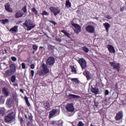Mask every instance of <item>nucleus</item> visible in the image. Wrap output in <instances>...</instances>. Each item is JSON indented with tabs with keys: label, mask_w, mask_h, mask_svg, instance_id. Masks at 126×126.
Returning a JSON list of instances; mask_svg holds the SVG:
<instances>
[{
	"label": "nucleus",
	"mask_w": 126,
	"mask_h": 126,
	"mask_svg": "<svg viewBox=\"0 0 126 126\" xmlns=\"http://www.w3.org/2000/svg\"><path fill=\"white\" fill-rule=\"evenodd\" d=\"M82 49L84 52H85V53H89V49L87 48L86 46H83L82 47Z\"/></svg>",
	"instance_id": "7c9ffc66"
},
{
	"label": "nucleus",
	"mask_w": 126,
	"mask_h": 126,
	"mask_svg": "<svg viewBox=\"0 0 126 126\" xmlns=\"http://www.w3.org/2000/svg\"><path fill=\"white\" fill-rule=\"evenodd\" d=\"M124 9H125V8H124V7H122L120 8V11H123Z\"/></svg>",
	"instance_id": "13d9d810"
},
{
	"label": "nucleus",
	"mask_w": 126,
	"mask_h": 126,
	"mask_svg": "<svg viewBox=\"0 0 126 126\" xmlns=\"http://www.w3.org/2000/svg\"><path fill=\"white\" fill-rule=\"evenodd\" d=\"M13 99L11 98H9V99H7L6 102V105L9 108H11V107L13 106Z\"/></svg>",
	"instance_id": "f8f14e48"
},
{
	"label": "nucleus",
	"mask_w": 126,
	"mask_h": 126,
	"mask_svg": "<svg viewBox=\"0 0 126 126\" xmlns=\"http://www.w3.org/2000/svg\"><path fill=\"white\" fill-rule=\"evenodd\" d=\"M49 47L50 49H51V50H54V49H55V46H54L52 45H49Z\"/></svg>",
	"instance_id": "c03bdc74"
},
{
	"label": "nucleus",
	"mask_w": 126,
	"mask_h": 126,
	"mask_svg": "<svg viewBox=\"0 0 126 126\" xmlns=\"http://www.w3.org/2000/svg\"><path fill=\"white\" fill-rule=\"evenodd\" d=\"M2 93L5 97H8L9 96V94H10V91L8 88H3L2 89Z\"/></svg>",
	"instance_id": "1a4fd4ad"
},
{
	"label": "nucleus",
	"mask_w": 126,
	"mask_h": 126,
	"mask_svg": "<svg viewBox=\"0 0 126 126\" xmlns=\"http://www.w3.org/2000/svg\"><path fill=\"white\" fill-rule=\"evenodd\" d=\"M105 95H109V91L108 90H105Z\"/></svg>",
	"instance_id": "603ef678"
},
{
	"label": "nucleus",
	"mask_w": 126,
	"mask_h": 126,
	"mask_svg": "<svg viewBox=\"0 0 126 126\" xmlns=\"http://www.w3.org/2000/svg\"><path fill=\"white\" fill-rule=\"evenodd\" d=\"M40 49H43V47H42V46H40V47H39Z\"/></svg>",
	"instance_id": "0e129e2a"
},
{
	"label": "nucleus",
	"mask_w": 126,
	"mask_h": 126,
	"mask_svg": "<svg viewBox=\"0 0 126 126\" xmlns=\"http://www.w3.org/2000/svg\"><path fill=\"white\" fill-rule=\"evenodd\" d=\"M65 109L69 113H73V112H74V107L73 106V104L68 103L66 105Z\"/></svg>",
	"instance_id": "0eeeda50"
},
{
	"label": "nucleus",
	"mask_w": 126,
	"mask_h": 126,
	"mask_svg": "<svg viewBox=\"0 0 126 126\" xmlns=\"http://www.w3.org/2000/svg\"><path fill=\"white\" fill-rule=\"evenodd\" d=\"M84 75H85V76L87 77V80H89V79H91V76H90V72H89L88 71H85L83 72Z\"/></svg>",
	"instance_id": "aec40b11"
},
{
	"label": "nucleus",
	"mask_w": 126,
	"mask_h": 126,
	"mask_svg": "<svg viewBox=\"0 0 126 126\" xmlns=\"http://www.w3.org/2000/svg\"><path fill=\"white\" fill-rule=\"evenodd\" d=\"M68 38H70V34L69 33H68V32H67L65 34Z\"/></svg>",
	"instance_id": "49530a36"
},
{
	"label": "nucleus",
	"mask_w": 126,
	"mask_h": 126,
	"mask_svg": "<svg viewBox=\"0 0 126 126\" xmlns=\"http://www.w3.org/2000/svg\"><path fill=\"white\" fill-rule=\"evenodd\" d=\"M71 68L72 72H74V73L76 74V68H75V67H74V66H71Z\"/></svg>",
	"instance_id": "473e14b6"
},
{
	"label": "nucleus",
	"mask_w": 126,
	"mask_h": 126,
	"mask_svg": "<svg viewBox=\"0 0 126 126\" xmlns=\"http://www.w3.org/2000/svg\"><path fill=\"white\" fill-rule=\"evenodd\" d=\"M21 66L23 69H25V68H26V65L25 64V63H22Z\"/></svg>",
	"instance_id": "58836bf2"
},
{
	"label": "nucleus",
	"mask_w": 126,
	"mask_h": 126,
	"mask_svg": "<svg viewBox=\"0 0 126 126\" xmlns=\"http://www.w3.org/2000/svg\"><path fill=\"white\" fill-rule=\"evenodd\" d=\"M29 119L30 121H32V119H33V117H32V115H30L29 116Z\"/></svg>",
	"instance_id": "de8ad7c7"
},
{
	"label": "nucleus",
	"mask_w": 126,
	"mask_h": 126,
	"mask_svg": "<svg viewBox=\"0 0 126 126\" xmlns=\"http://www.w3.org/2000/svg\"><path fill=\"white\" fill-rule=\"evenodd\" d=\"M55 63V58L54 57H49L46 61L47 65H53Z\"/></svg>",
	"instance_id": "9b49d317"
},
{
	"label": "nucleus",
	"mask_w": 126,
	"mask_h": 126,
	"mask_svg": "<svg viewBox=\"0 0 126 126\" xmlns=\"http://www.w3.org/2000/svg\"><path fill=\"white\" fill-rule=\"evenodd\" d=\"M4 101H5L4 96H3V95H0V104H4Z\"/></svg>",
	"instance_id": "cd10ccee"
},
{
	"label": "nucleus",
	"mask_w": 126,
	"mask_h": 126,
	"mask_svg": "<svg viewBox=\"0 0 126 126\" xmlns=\"http://www.w3.org/2000/svg\"><path fill=\"white\" fill-rule=\"evenodd\" d=\"M20 92H21V93H24V91H23V90H22V89H20Z\"/></svg>",
	"instance_id": "4d7b16f0"
},
{
	"label": "nucleus",
	"mask_w": 126,
	"mask_h": 126,
	"mask_svg": "<svg viewBox=\"0 0 126 126\" xmlns=\"http://www.w3.org/2000/svg\"><path fill=\"white\" fill-rule=\"evenodd\" d=\"M1 93V89L0 88V94Z\"/></svg>",
	"instance_id": "e2e57ef3"
},
{
	"label": "nucleus",
	"mask_w": 126,
	"mask_h": 126,
	"mask_svg": "<svg viewBox=\"0 0 126 126\" xmlns=\"http://www.w3.org/2000/svg\"><path fill=\"white\" fill-rule=\"evenodd\" d=\"M20 122H21V123H23L24 122L23 118H20Z\"/></svg>",
	"instance_id": "5fc2aeb1"
},
{
	"label": "nucleus",
	"mask_w": 126,
	"mask_h": 126,
	"mask_svg": "<svg viewBox=\"0 0 126 126\" xmlns=\"http://www.w3.org/2000/svg\"><path fill=\"white\" fill-rule=\"evenodd\" d=\"M34 73H35V72L34 71V70H31V72L30 73V75H31V76L32 77H33Z\"/></svg>",
	"instance_id": "f704fd0d"
},
{
	"label": "nucleus",
	"mask_w": 126,
	"mask_h": 126,
	"mask_svg": "<svg viewBox=\"0 0 126 126\" xmlns=\"http://www.w3.org/2000/svg\"><path fill=\"white\" fill-rule=\"evenodd\" d=\"M9 67H10V69H9V70H10L11 71H12V72L13 73H14V72H15L16 69L15 65H14L13 64H11V65H10Z\"/></svg>",
	"instance_id": "a211bd4d"
},
{
	"label": "nucleus",
	"mask_w": 126,
	"mask_h": 126,
	"mask_svg": "<svg viewBox=\"0 0 126 126\" xmlns=\"http://www.w3.org/2000/svg\"><path fill=\"white\" fill-rule=\"evenodd\" d=\"M91 91L93 93H94V94H99V90L96 88H92Z\"/></svg>",
	"instance_id": "a878e982"
},
{
	"label": "nucleus",
	"mask_w": 126,
	"mask_h": 126,
	"mask_svg": "<svg viewBox=\"0 0 126 126\" xmlns=\"http://www.w3.org/2000/svg\"><path fill=\"white\" fill-rule=\"evenodd\" d=\"M51 23H52L53 24H54V25H57V23L56 22H55V21H51Z\"/></svg>",
	"instance_id": "864d4df0"
},
{
	"label": "nucleus",
	"mask_w": 126,
	"mask_h": 126,
	"mask_svg": "<svg viewBox=\"0 0 126 126\" xmlns=\"http://www.w3.org/2000/svg\"><path fill=\"white\" fill-rule=\"evenodd\" d=\"M52 37H55V35H52Z\"/></svg>",
	"instance_id": "69168bd1"
},
{
	"label": "nucleus",
	"mask_w": 126,
	"mask_h": 126,
	"mask_svg": "<svg viewBox=\"0 0 126 126\" xmlns=\"http://www.w3.org/2000/svg\"><path fill=\"white\" fill-rule=\"evenodd\" d=\"M106 18H107V19H112V17L110 15H107L106 16Z\"/></svg>",
	"instance_id": "3c124183"
},
{
	"label": "nucleus",
	"mask_w": 126,
	"mask_h": 126,
	"mask_svg": "<svg viewBox=\"0 0 126 126\" xmlns=\"http://www.w3.org/2000/svg\"><path fill=\"white\" fill-rule=\"evenodd\" d=\"M4 113H5L4 107H0V116H4Z\"/></svg>",
	"instance_id": "393cba45"
},
{
	"label": "nucleus",
	"mask_w": 126,
	"mask_h": 126,
	"mask_svg": "<svg viewBox=\"0 0 126 126\" xmlns=\"http://www.w3.org/2000/svg\"><path fill=\"white\" fill-rule=\"evenodd\" d=\"M24 13L20 11H19L18 12L16 13L15 17L16 18H19V17H22Z\"/></svg>",
	"instance_id": "6ab92c4d"
},
{
	"label": "nucleus",
	"mask_w": 126,
	"mask_h": 126,
	"mask_svg": "<svg viewBox=\"0 0 126 126\" xmlns=\"http://www.w3.org/2000/svg\"><path fill=\"white\" fill-rule=\"evenodd\" d=\"M48 65H46L45 63H43L42 65V69L41 71L38 72L39 75H46L47 73H50V70L48 68Z\"/></svg>",
	"instance_id": "f257e3e1"
},
{
	"label": "nucleus",
	"mask_w": 126,
	"mask_h": 126,
	"mask_svg": "<svg viewBox=\"0 0 126 126\" xmlns=\"http://www.w3.org/2000/svg\"><path fill=\"white\" fill-rule=\"evenodd\" d=\"M86 31L88 32V33H93L95 32V29L94 28V27L91 25H89L86 27Z\"/></svg>",
	"instance_id": "9d476101"
},
{
	"label": "nucleus",
	"mask_w": 126,
	"mask_h": 126,
	"mask_svg": "<svg viewBox=\"0 0 126 126\" xmlns=\"http://www.w3.org/2000/svg\"><path fill=\"white\" fill-rule=\"evenodd\" d=\"M77 126H84V124H83V123L81 121H79Z\"/></svg>",
	"instance_id": "ea45409f"
},
{
	"label": "nucleus",
	"mask_w": 126,
	"mask_h": 126,
	"mask_svg": "<svg viewBox=\"0 0 126 126\" xmlns=\"http://www.w3.org/2000/svg\"><path fill=\"white\" fill-rule=\"evenodd\" d=\"M9 32H12V33H17L18 32V27L14 26L9 30Z\"/></svg>",
	"instance_id": "dca6fc26"
},
{
	"label": "nucleus",
	"mask_w": 126,
	"mask_h": 126,
	"mask_svg": "<svg viewBox=\"0 0 126 126\" xmlns=\"http://www.w3.org/2000/svg\"><path fill=\"white\" fill-rule=\"evenodd\" d=\"M72 27L76 34H79L81 32V27L77 24H72Z\"/></svg>",
	"instance_id": "20e7f679"
},
{
	"label": "nucleus",
	"mask_w": 126,
	"mask_h": 126,
	"mask_svg": "<svg viewBox=\"0 0 126 126\" xmlns=\"http://www.w3.org/2000/svg\"><path fill=\"white\" fill-rule=\"evenodd\" d=\"M22 9L25 13H26V12H27V6H24Z\"/></svg>",
	"instance_id": "c9c22d12"
},
{
	"label": "nucleus",
	"mask_w": 126,
	"mask_h": 126,
	"mask_svg": "<svg viewBox=\"0 0 126 126\" xmlns=\"http://www.w3.org/2000/svg\"><path fill=\"white\" fill-rule=\"evenodd\" d=\"M25 119H26L27 120V119H28V117L27 116V115L25 114Z\"/></svg>",
	"instance_id": "bf43d9fd"
},
{
	"label": "nucleus",
	"mask_w": 126,
	"mask_h": 126,
	"mask_svg": "<svg viewBox=\"0 0 126 126\" xmlns=\"http://www.w3.org/2000/svg\"><path fill=\"white\" fill-rule=\"evenodd\" d=\"M14 119H15V113L12 112L5 116V123H10V122L13 121Z\"/></svg>",
	"instance_id": "f03ea898"
},
{
	"label": "nucleus",
	"mask_w": 126,
	"mask_h": 126,
	"mask_svg": "<svg viewBox=\"0 0 126 126\" xmlns=\"http://www.w3.org/2000/svg\"><path fill=\"white\" fill-rule=\"evenodd\" d=\"M74 114V113H70V114H69L68 116H69V117H71V116H73Z\"/></svg>",
	"instance_id": "6e6d98bb"
},
{
	"label": "nucleus",
	"mask_w": 126,
	"mask_h": 126,
	"mask_svg": "<svg viewBox=\"0 0 126 126\" xmlns=\"http://www.w3.org/2000/svg\"><path fill=\"white\" fill-rule=\"evenodd\" d=\"M68 97L69 99H79L80 98V96L72 94H69Z\"/></svg>",
	"instance_id": "f3484780"
},
{
	"label": "nucleus",
	"mask_w": 126,
	"mask_h": 126,
	"mask_svg": "<svg viewBox=\"0 0 126 126\" xmlns=\"http://www.w3.org/2000/svg\"><path fill=\"white\" fill-rule=\"evenodd\" d=\"M41 14L43 16H44V15L49 16V13H48V12H46V11H43Z\"/></svg>",
	"instance_id": "e433bc0d"
},
{
	"label": "nucleus",
	"mask_w": 126,
	"mask_h": 126,
	"mask_svg": "<svg viewBox=\"0 0 126 126\" xmlns=\"http://www.w3.org/2000/svg\"><path fill=\"white\" fill-rule=\"evenodd\" d=\"M1 22L2 24H7L9 22V20L7 19H3L1 21Z\"/></svg>",
	"instance_id": "c756f323"
},
{
	"label": "nucleus",
	"mask_w": 126,
	"mask_h": 126,
	"mask_svg": "<svg viewBox=\"0 0 126 126\" xmlns=\"http://www.w3.org/2000/svg\"><path fill=\"white\" fill-rule=\"evenodd\" d=\"M61 32L62 33H63V34H64V35H65L67 33V32H66V31H65V30H62L61 31Z\"/></svg>",
	"instance_id": "8fccbe9b"
},
{
	"label": "nucleus",
	"mask_w": 126,
	"mask_h": 126,
	"mask_svg": "<svg viewBox=\"0 0 126 126\" xmlns=\"http://www.w3.org/2000/svg\"><path fill=\"white\" fill-rule=\"evenodd\" d=\"M59 122H60V123H61V126L63 125V122L62 121H60Z\"/></svg>",
	"instance_id": "680f3d73"
},
{
	"label": "nucleus",
	"mask_w": 126,
	"mask_h": 126,
	"mask_svg": "<svg viewBox=\"0 0 126 126\" xmlns=\"http://www.w3.org/2000/svg\"><path fill=\"white\" fill-rule=\"evenodd\" d=\"M32 48L35 51H37V50H38V46H37L36 45H33L32 46Z\"/></svg>",
	"instance_id": "a19ab883"
},
{
	"label": "nucleus",
	"mask_w": 126,
	"mask_h": 126,
	"mask_svg": "<svg viewBox=\"0 0 126 126\" xmlns=\"http://www.w3.org/2000/svg\"><path fill=\"white\" fill-rule=\"evenodd\" d=\"M107 48L111 54H115L116 53V50H115V48L113 47L111 45L108 44L107 46Z\"/></svg>",
	"instance_id": "4468645a"
},
{
	"label": "nucleus",
	"mask_w": 126,
	"mask_h": 126,
	"mask_svg": "<svg viewBox=\"0 0 126 126\" xmlns=\"http://www.w3.org/2000/svg\"><path fill=\"white\" fill-rule=\"evenodd\" d=\"M103 26H104L107 32H109V29L111 27V25L108 23H105L103 24Z\"/></svg>",
	"instance_id": "5701e85b"
},
{
	"label": "nucleus",
	"mask_w": 126,
	"mask_h": 126,
	"mask_svg": "<svg viewBox=\"0 0 126 126\" xmlns=\"http://www.w3.org/2000/svg\"><path fill=\"white\" fill-rule=\"evenodd\" d=\"M14 86L16 87H18V84H14Z\"/></svg>",
	"instance_id": "052dcab7"
},
{
	"label": "nucleus",
	"mask_w": 126,
	"mask_h": 126,
	"mask_svg": "<svg viewBox=\"0 0 126 126\" xmlns=\"http://www.w3.org/2000/svg\"><path fill=\"white\" fill-rule=\"evenodd\" d=\"M24 25L27 27V31H30V30H32L35 27V25L31 20L26 21L24 23Z\"/></svg>",
	"instance_id": "7ed1b4c3"
},
{
	"label": "nucleus",
	"mask_w": 126,
	"mask_h": 126,
	"mask_svg": "<svg viewBox=\"0 0 126 126\" xmlns=\"http://www.w3.org/2000/svg\"><path fill=\"white\" fill-rule=\"evenodd\" d=\"M11 59L12 61H13V62H16V61L17 60V59L15 57H12Z\"/></svg>",
	"instance_id": "37998d69"
},
{
	"label": "nucleus",
	"mask_w": 126,
	"mask_h": 126,
	"mask_svg": "<svg viewBox=\"0 0 126 126\" xmlns=\"http://www.w3.org/2000/svg\"><path fill=\"white\" fill-rule=\"evenodd\" d=\"M59 115H60V111L58 109H53L49 112V118L51 119V118L59 116Z\"/></svg>",
	"instance_id": "423d86ee"
},
{
	"label": "nucleus",
	"mask_w": 126,
	"mask_h": 126,
	"mask_svg": "<svg viewBox=\"0 0 126 126\" xmlns=\"http://www.w3.org/2000/svg\"><path fill=\"white\" fill-rule=\"evenodd\" d=\"M25 100L26 101V103L28 107H30V103L28 100V97L27 96H25Z\"/></svg>",
	"instance_id": "2f4dec72"
},
{
	"label": "nucleus",
	"mask_w": 126,
	"mask_h": 126,
	"mask_svg": "<svg viewBox=\"0 0 126 126\" xmlns=\"http://www.w3.org/2000/svg\"><path fill=\"white\" fill-rule=\"evenodd\" d=\"M123 111H120L116 114V116L115 117V120L116 121H120V120H122V119H123Z\"/></svg>",
	"instance_id": "2eb2a0df"
},
{
	"label": "nucleus",
	"mask_w": 126,
	"mask_h": 126,
	"mask_svg": "<svg viewBox=\"0 0 126 126\" xmlns=\"http://www.w3.org/2000/svg\"><path fill=\"white\" fill-rule=\"evenodd\" d=\"M11 80L12 82H15V80H16V77H15V76H12Z\"/></svg>",
	"instance_id": "72a5a7b5"
},
{
	"label": "nucleus",
	"mask_w": 126,
	"mask_h": 126,
	"mask_svg": "<svg viewBox=\"0 0 126 126\" xmlns=\"http://www.w3.org/2000/svg\"><path fill=\"white\" fill-rule=\"evenodd\" d=\"M30 67L32 69H34L35 68V65H34V64H32Z\"/></svg>",
	"instance_id": "a18cd8bd"
},
{
	"label": "nucleus",
	"mask_w": 126,
	"mask_h": 126,
	"mask_svg": "<svg viewBox=\"0 0 126 126\" xmlns=\"http://www.w3.org/2000/svg\"><path fill=\"white\" fill-rule=\"evenodd\" d=\"M5 9L6 11H8V12H12V9L10 8V5L8 4L5 5Z\"/></svg>",
	"instance_id": "412c9836"
},
{
	"label": "nucleus",
	"mask_w": 126,
	"mask_h": 126,
	"mask_svg": "<svg viewBox=\"0 0 126 126\" xmlns=\"http://www.w3.org/2000/svg\"><path fill=\"white\" fill-rule=\"evenodd\" d=\"M71 80L73 82H75L76 84H78V83H79V81L78 80V79L76 78H71Z\"/></svg>",
	"instance_id": "c85d7f7f"
},
{
	"label": "nucleus",
	"mask_w": 126,
	"mask_h": 126,
	"mask_svg": "<svg viewBox=\"0 0 126 126\" xmlns=\"http://www.w3.org/2000/svg\"><path fill=\"white\" fill-rule=\"evenodd\" d=\"M78 63H79L81 68L84 69V68H86V66H87V62L84 59V58H81L78 60Z\"/></svg>",
	"instance_id": "39448f33"
},
{
	"label": "nucleus",
	"mask_w": 126,
	"mask_h": 126,
	"mask_svg": "<svg viewBox=\"0 0 126 126\" xmlns=\"http://www.w3.org/2000/svg\"><path fill=\"white\" fill-rule=\"evenodd\" d=\"M55 40L56 41H57V42H62V39L59 37H56Z\"/></svg>",
	"instance_id": "79ce46f5"
},
{
	"label": "nucleus",
	"mask_w": 126,
	"mask_h": 126,
	"mask_svg": "<svg viewBox=\"0 0 126 126\" xmlns=\"http://www.w3.org/2000/svg\"><path fill=\"white\" fill-rule=\"evenodd\" d=\"M32 11H33L34 13H35V14H38V11H37V10H36V8H35V7H33L32 8Z\"/></svg>",
	"instance_id": "4c0bfd02"
},
{
	"label": "nucleus",
	"mask_w": 126,
	"mask_h": 126,
	"mask_svg": "<svg viewBox=\"0 0 126 126\" xmlns=\"http://www.w3.org/2000/svg\"><path fill=\"white\" fill-rule=\"evenodd\" d=\"M110 64L111 65V66H113L114 68L117 69L118 71H120V63H116L114 62H110Z\"/></svg>",
	"instance_id": "ddd939ff"
},
{
	"label": "nucleus",
	"mask_w": 126,
	"mask_h": 126,
	"mask_svg": "<svg viewBox=\"0 0 126 126\" xmlns=\"http://www.w3.org/2000/svg\"><path fill=\"white\" fill-rule=\"evenodd\" d=\"M50 10H51V12L54 13L55 16H57L59 13H61V10L59 9L58 7H50Z\"/></svg>",
	"instance_id": "6e6552de"
},
{
	"label": "nucleus",
	"mask_w": 126,
	"mask_h": 126,
	"mask_svg": "<svg viewBox=\"0 0 126 126\" xmlns=\"http://www.w3.org/2000/svg\"><path fill=\"white\" fill-rule=\"evenodd\" d=\"M17 101H18V99H17Z\"/></svg>",
	"instance_id": "338daca9"
},
{
	"label": "nucleus",
	"mask_w": 126,
	"mask_h": 126,
	"mask_svg": "<svg viewBox=\"0 0 126 126\" xmlns=\"http://www.w3.org/2000/svg\"><path fill=\"white\" fill-rule=\"evenodd\" d=\"M44 106L45 109H46V110H48V109H50V108H51V105L50 104V102L48 101L44 103Z\"/></svg>",
	"instance_id": "b1692460"
},
{
	"label": "nucleus",
	"mask_w": 126,
	"mask_h": 126,
	"mask_svg": "<svg viewBox=\"0 0 126 126\" xmlns=\"http://www.w3.org/2000/svg\"><path fill=\"white\" fill-rule=\"evenodd\" d=\"M13 73H13L12 71H11L10 70H8L5 71V72L4 73V75H5V76H7V77L11 76V75H12V74H13Z\"/></svg>",
	"instance_id": "4be33fe9"
},
{
	"label": "nucleus",
	"mask_w": 126,
	"mask_h": 126,
	"mask_svg": "<svg viewBox=\"0 0 126 126\" xmlns=\"http://www.w3.org/2000/svg\"><path fill=\"white\" fill-rule=\"evenodd\" d=\"M61 32L62 33H63V34H64V35H65L67 33V32H66V31H65V30H62L61 31Z\"/></svg>",
	"instance_id": "09e8293b"
},
{
	"label": "nucleus",
	"mask_w": 126,
	"mask_h": 126,
	"mask_svg": "<svg viewBox=\"0 0 126 126\" xmlns=\"http://www.w3.org/2000/svg\"><path fill=\"white\" fill-rule=\"evenodd\" d=\"M65 7L67 8L71 7V3L69 1V0H66Z\"/></svg>",
	"instance_id": "bb28decb"
}]
</instances>
